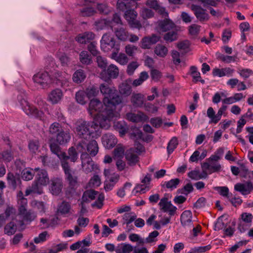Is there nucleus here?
I'll use <instances>...</instances> for the list:
<instances>
[{
	"label": "nucleus",
	"instance_id": "1",
	"mask_svg": "<svg viewBox=\"0 0 253 253\" xmlns=\"http://www.w3.org/2000/svg\"><path fill=\"white\" fill-rule=\"evenodd\" d=\"M112 106H106L98 99H91L89 103L88 111L93 118V121L99 124L102 128L108 129L110 121L114 117Z\"/></svg>",
	"mask_w": 253,
	"mask_h": 253
},
{
	"label": "nucleus",
	"instance_id": "2",
	"mask_svg": "<svg viewBox=\"0 0 253 253\" xmlns=\"http://www.w3.org/2000/svg\"><path fill=\"white\" fill-rule=\"evenodd\" d=\"M117 8L125 11L124 17L129 26L134 28L140 29L142 25L136 20L137 12L134 10L137 7V3L133 0H118Z\"/></svg>",
	"mask_w": 253,
	"mask_h": 253
},
{
	"label": "nucleus",
	"instance_id": "3",
	"mask_svg": "<svg viewBox=\"0 0 253 253\" xmlns=\"http://www.w3.org/2000/svg\"><path fill=\"white\" fill-rule=\"evenodd\" d=\"M99 124L93 121L79 122L77 124L76 131L81 140H89L91 138H97L100 135Z\"/></svg>",
	"mask_w": 253,
	"mask_h": 253
},
{
	"label": "nucleus",
	"instance_id": "4",
	"mask_svg": "<svg viewBox=\"0 0 253 253\" xmlns=\"http://www.w3.org/2000/svg\"><path fill=\"white\" fill-rule=\"evenodd\" d=\"M100 90L104 96L103 102L106 106H115L122 103V98L114 86H110L107 84H103L100 85Z\"/></svg>",
	"mask_w": 253,
	"mask_h": 253
},
{
	"label": "nucleus",
	"instance_id": "5",
	"mask_svg": "<svg viewBox=\"0 0 253 253\" xmlns=\"http://www.w3.org/2000/svg\"><path fill=\"white\" fill-rule=\"evenodd\" d=\"M23 93L17 96V99L20 104L23 111L29 116L34 117L40 120L44 119V113L43 111L39 110L33 105L30 104L24 97Z\"/></svg>",
	"mask_w": 253,
	"mask_h": 253
},
{
	"label": "nucleus",
	"instance_id": "6",
	"mask_svg": "<svg viewBox=\"0 0 253 253\" xmlns=\"http://www.w3.org/2000/svg\"><path fill=\"white\" fill-rule=\"evenodd\" d=\"M77 149L82 154L87 153V151L90 157H94L98 152V146L94 140H81L77 145Z\"/></svg>",
	"mask_w": 253,
	"mask_h": 253
},
{
	"label": "nucleus",
	"instance_id": "7",
	"mask_svg": "<svg viewBox=\"0 0 253 253\" xmlns=\"http://www.w3.org/2000/svg\"><path fill=\"white\" fill-rule=\"evenodd\" d=\"M34 83L42 88L49 87L54 82V79L45 71L39 72L33 77Z\"/></svg>",
	"mask_w": 253,
	"mask_h": 253
},
{
	"label": "nucleus",
	"instance_id": "8",
	"mask_svg": "<svg viewBox=\"0 0 253 253\" xmlns=\"http://www.w3.org/2000/svg\"><path fill=\"white\" fill-rule=\"evenodd\" d=\"M101 48L104 52H108L113 49V51H119L120 45L116 42L113 36L109 34L103 35L100 41Z\"/></svg>",
	"mask_w": 253,
	"mask_h": 253
},
{
	"label": "nucleus",
	"instance_id": "9",
	"mask_svg": "<svg viewBox=\"0 0 253 253\" xmlns=\"http://www.w3.org/2000/svg\"><path fill=\"white\" fill-rule=\"evenodd\" d=\"M81 159L82 160V168L85 173L87 174L98 169V166L95 165L88 153L82 154Z\"/></svg>",
	"mask_w": 253,
	"mask_h": 253
},
{
	"label": "nucleus",
	"instance_id": "10",
	"mask_svg": "<svg viewBox=\"0 0 253 253\" xmlns=\"http://www.w3.org/2000/svg\"><path fill=\"white\" fill-rule=\"evenodd\" d=\"M158 205L161 211L165 212H168L170 216H173L177 210V208L172 205L167 197H163L161 199Z\"/></svg>",
	"mask_w": 253,
	"mask_h": 253
},
{
	"label": "nucleus",
	"instance_id": "11",
	"mask_svg": "<svg viewBox=\"0 0 253 253\" xmlns=\"http://www.w3.org/2000/svg\"><path fill=\"white\" fill-rule=\"evenodd\" d=\"M62 167L65 175V178L68 181L70 187L72 189H75L78 185V177L74 175V172L71 169L70 167L63 164Z\"/></svg>",
	"mask_w": 253,
	"mask_h": 253
},
{
	"label": "nucleus",
	"instance_id": "12",
	"mask_svg": "<svg viewBox=\"0 0 253 253\" xmlns=\"http://www.w3.org/2000/svg\"><path fill=\"white\" fill-rule=\"evenodd\" d=\"M119 75V69L114 64L110 65L107 69L102 70L100 74V77L105 81L111 78L116 79Z\"/></svg>",
	"mask_w": 253,
	"mask_h": 253
},
{
	"label": "nucleus",
	"instance_id": "13",
	"mask_svg": "<svg viewBox=\"0 0 253 253\" xmlns=\"http://www.w3.org/2000/svg\"><path fill=\"white\" fill-rule=\"evenodd\" d=\"M253 219V215L250 213L244 212L241 215V219L238 228L239 230L243 233L245 232L251 225Z\"/></svg>",
	"mask_w": 253,
	"mask_h": 253
},
{
	"label": "nucleus",
	"instance_id": "14",
	"mask_svg": "<svg viewBox=\"0 0 253 253\" xmlns=\"http://www.w3.org/2000/svg\"><path fill=\"white\" fill-rule=\"evenodd\" d=\"M68 155H66L65 152V157H62V160L61 161V167H63V164H65L67 165L68 167H70L68 160H70L71 162L75 163L78 158V153L74 147H71L69 148L68 151Z\"/></svg>",
	"mask_w": 253,
	"mask_h": 253
},
{
	"label": "nucleus",
	"instance_id": "15",
	"mask_svg": "<svg viewBox=\"0 0 253 253\" xmlns=\"http://www.w3.org/2000/svg\"><path fill=\"white\" fill-rule=\"evenodd\" d=\"M35 170L37 171L36 175L35 181L41 186H45L49 183V178L47 171L44 169L36 168Z\"/></svg>",
	"mask_w": 253,
	"mask_h": 253
},
{
	"label": "nucleus",
	"instance_id": "16",
	"mask_svg": "<svg viewBox=\"0 0 253 253\" xmlns=\"http://www.w3.org/2000/svg\"><path fill=\"white\" fill-rule=\"evenodd\" d=\"M234 189L243 195H248L253 190V183L251 181H247L245 183H238L235 185Z\"/></svg>",
	"mask_w": 253,
	"mask_h": 253
},
{
	"label": "nucleus",
	"instance_id": "17",
	"mask_svg": "<svg viewBox=\"0 0 253 253\" xmlns=\"http://www.w3.org/2000/svg\"><path fill=\"white\" fill-rule=\"evenodd\" d=\"M126 118L133 123L144 122L148 120V117L142 112H138L137 114L128 113L126 115Z\"/></svg>",
	"mask_w": 253,
	"mask_h": 253
},
{
	"label": "nucleus",
	"instance_id": "18",
	"mask_svg": "<svg viewBox=\"0 0 253 253\" xmlns=\"http://www.w3.org/2000/svg\"><path fill=\"white\" fill-rule=\"evenodd\" d=\"M94 0H83V4L86 6L80 9V15L82 16H91L96 13L95 8L88 4L89 3L94 2Z\"/></svg>",
	"mask_w": 253,
	"mask_h": 253
},
{
	"label": "nucleus",
	"instance_id": "19",
	"mask_svg": "<svg viewBox=\"0 0 253 253\" xmlns=\"http://www.w3.org/2000/svg\"><path fill=\"white\" fill-rule=\"evenodd\" d=\"M191 8L193 11L197 18L200 21H207L209 19V16L208 14L201 6L192 4L191 6Z\"/></svg>",
	"mask_w": 253,
	"mask_h": 253
},
{
	"label": "nucleus",
	"instance_id": "20",
	"mask_svg": "<svg viewBox=\"0 0 253 253\" xmlns=\"http://www.w3.org/2000/svg\"><path fill=\"white\" fill-rule=\"evenodd\" d=\"M138 154L135 152L134 148H131L127 150L125 153V157L129 166H134L139 161Z\"/></svg>",
	"mask_w": 253,
	"mask_h": 253
},
{
	"label": "nucleus",
	"instance_id": "21",
	"mask_svg": "<svg viewBox=\"0 0 253 253\" xmlns=\"http://www.w3.org/2000/svg\"><path fill=\"white\" fill-rule=\"evenodd\" d=\"M102 143L104 147L107 149L113 148L117 143V139L114 135L107 133L102 137Z\"/></svg>",
	"mask_w": 253,
	"mask_h": 253
},
{
	"label": "nucleus",
	"instance_id": "22",
	"mask_svg": "<svg viewBox=\"0 0 253 253\" xmlns=\"http://www.w3.org/2000/svg\"><path fill=\"white\" fill-rule=\"evenodd\" d=\"M235 72V70L230 67H225L221 69L214 68L212 70V75L214 77H222L227 76L232 77Z\"/></svg>",
	"mask_w": 253,
	"mask_h": 253
},
{
	"label": "nucleus",
	"instance_id": "23",
	"mask_svg": "<svg viewBox=\"0 0 253 253\" xmlns=\"http://www.w3.org/2000/svg\"><path fill=\"white\" fill-rule=\"evenodd\" d=\"M159 41V37L155 35H153L151 37H145L141 41V47L143 49H149L152 45L155 44Z\"/></svg>",
	"mask_w": 253,
	"mask_h": 253
},
{
	"label": "nucleus",
	"instance_id": "24",
	"mask_svg": "<svg viewBox=\"0 0 253 253\" xmlns=\"http://www.w3.org/2000/svg\"><path fill=\"white\" fill-rule=\"evenodd\" d=\"M99 194L98 192L94 190L89 189L85 190L83 194L81 204L90 202L94 200Z\"/></svg>",
	"mask_w": 253,
	"mask_h": 253
},
{
	"label": "nucleus",
	"instance_id": "25",
	"mask_svg": "<svg viewBox=\"0 0 253 253\" xmlns=\"http://www.w3.org/2000/svg\"><path fill=\"white\" fill-rule=\"evenodd\" d=\"M202 168L203 172H209V173L218 171L220 170L221 167L219 163L204 162L202 164Z\"/></svg>",
	"mask_w": 253,
	"mask_h": 253
},
{
	"label": "nucleus",
	"instance_id": "26",
	"mask_svg": "<svg viewBox=\"0 0 253 253\" xmlns=\"http://www.w3.org/2000/svg\"><path fill=\"white\" fill-rule=\"evenodd\" d=\"M192 213L189 210L184 211L180 216V222L184 227H190L193 224Z\"/></svg>",
	"mask_w": 253,
	"mask_h": 253
},
{
	"label": "nucleus",
	"instance_id": "27",
	"mask_svg": "<svg viewBox=\"0 0 253 253\" xmlns=\"http://www.w3.org/2000/svg\"><path fill=\"white\" fill-rule=\"evenodd\" d=\"M120 178V175L116 173H113L109 177L108 180H106L104 183V189L106 191L111 190L115 185L118 182Z\"/></svg>",
	"mask_w": 253,
	"mask_h": 253
},
{
	"label": "nucleus",
	"instance_id": "28",
	"mask_svg": "<svg viewBox=\"0 0 253 253\" xmlns=\"http://www.w3.org/2000/svg\"><path fill=\"white\" fill-rule=\"evenodd\" d=\"M63 97V93L61 89L56 88L52 90L48 94V101L52 104L59 103Z\"/></svg>",
	"mask_w": 253,
	"mask_h": 253
},
{
	"label": "nucleus",
	"instance_id": "29",
	"mask_svg": "<svg viewBox=\"0 0 253 253\" xmlns=\"http://www.w3.org/2000/svg\"><path fill=\"white\" fill-rule=\"evenodd\" d=\"M144 100V95L140 93H133L130 98V102L135 108L142 107Z\"/></svg>",
	"mask_w": 253,
	"mask_h": 253
},
{
	"label": "nucleus",
	"instance_id": "30",
	"mask_svg": "<svg viewBox=\"0 0 253 253\" xmlns=\"http://www.w3.org/2000/svg\"><path fill=\"white\" fill-rule=\"evenodd\" d=\"M55 137L57 143L63 145L70 141L71 135L69 130L64 131L62 129Z\"/></svg>",
	"mask_w": 253,
	"mask_h": 253
},
{
	"label": "nucleus",
	"instance_id": "31",
	"mask_svg": "<svg viewBox=\"0 0 253 253\" xmlns=\"http://www.w3.org/2000/svg\"><path fill=\"white\" fill-rule=\"evenodd\" d=\"M51 192L53 195H58L62 190V180L58 178H54L51 179Z\"/></svg>",
	"mask_w": 253,
	"mask_h": 253
},
{
	"label": "nucleus",
	"instance_id": "32",
	"mask_svg": "<svg viewBox=\"0 0 253 253\" xmlns=\"http://www.w3.org/2000/svg\"><path fill=\"white\" fill-rule=\"evenodd\" d=\"M158 25L160 30L163 32L173 30L175 28V24L169 18H165L164 20L159 21Z\"/></svg>",
	"mask_w": 253,
	"mask_h": 253
},
{
	"label": "nucleus",
	"instance_id": "33",
	"mask_svg": "<svg viewBox=\"0 0 253 253\" xmlns=\"http://www.w3.org/2000/svg\"><path fill=\"white\" fill-rule=\"evenodd\" d=\"M119 51H113L111 54V58L115 60L118 63L122 65H126L128 61V58L127 56L123 53H120L118 54Z\"/></svg>",
	"mask_w": 253,
	"mask_h": 253
},
{
	"label": "nucleus",
	"instance_id": "34",
	"mask_svg": "<svg viewBox=\"0 0 253 253\" xmlns=\"http://www.w3.org/2000/svg\"><path fill=\"white\" fill-rule=\"evenodd\" d=\"M6 180L8 186L14 189H16L17 186V183L20 181L18 176L14 175L12 172H8L7 174Z\"/></svg>",
	"mask_w": 253,
	"mask_h": 253
},
{
	"label": "nucleus",
	"instance_id": "35",
	"mask_svg": "<svg viewBox=\"0 0 253 253\" xmlns=\"http://www.w3.org/2000/svg\"><path fill=\"white\" fill-rule=\"evenodd\" d=\"M86 77V75L84 70L78 69L73 75V81L76 84H80L84 81Z\"/></svg>",
	"mask_w": 253,
	"mask_h": 253
},
{
	"label": "nucleus",
	"instance_id": "36",
	"mask_svg": "<svg viewBox=\"0 0 253 253\" xmlns=\"http://www.w3.org/2000/svg\"><path fill=\"white\" fill-rule=\"evenodd\" d=\"M41 186V185L35 180L31 186H30L26 190L25 196H28L31 193L42 194V190Z\"/></svg>",
	"mask_w": 253,
	"mask_h": 253
},
{
	"label": "nucleus",
	"instance_id": "37",
	"mask_svg": "<svg viewBox=\"0 0 253 253\" xmlns=\"http://www.w3.org/2000/svg\"><path fill=\"white\" fill-rule=\"evenodd\" d=\"M40 144L39 140L33 139L28 142V149L31 153L36 154L40 152Z\"/></svg>",
	"mask_w": 253,
	"mask_h": 253
},
{
	"label": "nucleus",
	"instance_id": "38",
	"mask_svg": "<svg viewBox=\"0 0 253 253\" xmlns=\"http://www.w3.org/2000/svg\"><path fill=\"white\" fill-rule=\"evenodd\" d=\"M49 147L51 152L56 155L61 162L62 157H65V152L61 151L59 145L55 142H52L50 144Z\"/></svg>",
	"mask_w": 253,
	"mask_h": 253
},
{
	"label": "nucleus",
	"instance_id": "39",
	"mask_svg": "<svg viewBox=\"0 0 253 253\" xmlns=\"http://www.w3.org/2000/svg\"><path fill=\"white\" fill-rule=\"evenodd\" d=\"M115 34L117 38L122 41H126L128 39L129 35L128 32L123 27L115 29Z\"/></svg>",
	"mask_w": 253,
	"mask_h": 253
},
{
	"label": "nucleus",
	"instance_id": "40",
	"mask_svg": "<svg viewBox=\"0 0 253 253\" xmlns=\"http://www.w3.org/2000/svg\"><path fill=\"white\" fill-rule=\"evenodd\" d=\"M71 204L67 202L63 201L58 208V212L62 215L71 213Z\"/></svg>",
	"mask_w": 253,
	"mask_h": 253
},
{
	"label": "nucleus",
	"instance_id": "41",
	"mask_svg": "<svg viewBox=\"0 0 253 253\" xmlns=\"http://www.w3.org/2000/svg\"><path fill=\"white\" fill-rule=\"evenodd\" d=\"M179 183V179L174 178L168 181H165L161 185L164 188H166L170 189V190H172L177 188Z\"/></svg>",
	"mask_w": 253,
	"mask_h": 253
},
{
	"label": "nucleus",
	"instance_id": "42",
	"mask_svg": "<svg viewBox=\"0 0 253 253\" xmlns=\"http://www.w3.org/2000/svg\"><path fill=\"white\" fill-rule=\"evenodd\" d=\"M61 125L57 122H54L50 125L49 127V133L52 136L56 137L57 135L62 130Z\"/></svg>",
	"mask_w": 253,
	"mask_h": 253
},
{
	"label": "nucleus",
	"instance_id": "43",
	"mask_svg": "<svg viewBox=\"0 0 253 253\" xmlns=\"http://www.w3.org/2000/svg\"><path fill=\"white\" fill-rule=\"evenodd\" d=\"M149 78V75L146 71H143L139 74V78L133 81L132 84L134 86H137L142 84Z\"/></svg>",
	"mask_w": 253,
	"mask_h": 253
},
{
	"label": "nucleus",
	"instance_id": "44",
	"mask_svg": "<svg viewBox=\"0 0 253 253\" xmlns=\"http://www.w3.org/2000/svg\"><path fill=\"white\" fill-rule=\"evenodd\" d=\"M80 61L83 64H90L92 62L91 55L87 51H82L80 54Z\"/></svg>",
	"mask_w": 253,
	"mask_h": 253
},
{
	"label": "nucleus",
	"instance_id": "45",
	"mask_svg": "<svg viewBox=\"0 0 253 253\" xmlns=\"http://www.w3.org/2000/svg\"><path fill=\"white\" fill-rule=\"evenodd\" d=\"M112 21L107 19H101L95 22V26L98 30H102L111 26Z\"/></svg>",
	"mask_w": 253,
	"mask_h": 253
},
{
	"label": "nucleus",
	"instance_id": "46",
	"mask_svg": "<svg viewBox=\"0 0 253 253\" xmlns=\"http://www.w3.org/2000/svg\"><path fill=\"white\" fill-rule=\"evenodd\" d=\"M119 91L123 95L128 96L132 91L131 86L126 82L123 83L119 86Z\"/></svg>",
	"mask_w": 253,
	"mask_h": 253
},
{
	"label": "nucleus",
	"instance_id": "47",
	"mask_svg": "<svg viewBox=\"0 0 253 253\" xmlns=\"http://www.w3.org/2000/svg\"><path fill=\"white\" fill-rule=\"evenodd\" d=\"M133 247L130 244L124 243L116 250V253H130L133 251Z\"/></svg>",
	"mask_w": 253,
	"mask_h": 253
},
{
	"label": "nucleus",
	"instance_id": "48",
	"mask_svg": "<svg viewBox=\"0 0 253 253\" xmlns=\"http://www.w3.org/2000/svg\"><path fill=\"white\" fill-rule=\"evenodd\" d=\"M168 49L165 46L159 44L157 45L154 49L155 53L162 57H165L168 54Z\"/></svg>",
	"mask_w": 253,
	"mask_h": 253
},
{
	"label": "nucleus",
	"instance_id": "49",
	"mask_svg": "<svg viewBox=\"0 0 253 253\" xmlns=\"http://www.w3.org/2000/svg\"><path fill=\"white\" fill-rule=\"evenodd\" d=\"M178 144L177 138L176 137H172L168 143L167 146V149L168 154H171L177 147Z\"/></svg>",
	"mask_w": 253,
	"mask_h": 253
},
{
	"label": "nucleus",
	"instance_id": "50",
	"mask_svg": "<svg viewBox=\"0 0 253 253\" xmlns=\"http://www.w3.org/2000/svg\"><path fill=\"white\" fill-rule=\"evenodd\" d=\"M97 197V200L92 204H91V207L92 208H96L98 209H100L103 206V202L105 199V196L103 193H99Z\"/></svg>",
	"mask_w": 253,
	"mask_h": 253
},
{
	"label": "nucleus",
	"instance_id": "51",
	"mask_svg": "<svg viewBox=\"0 0 253 253\" xmlns=\"http://www.w3.org/2000/svg\"><path fill=\"white\" fill-rule=\"evenodd\" d=\"M236 57L235 56L225 55L220 53H219L217 56V59L218 60L228 64L235 62L236 61Z\"/></svg>",
	"mask_w": 253,
	"mask_h": 253
},
{
	"label": "nucleus",
	"instance_id": "52",
	"mask_svg": "<svg viewBox=\"0 0 253 253\" xmlns=\"http://www.w3.org/2000/svg\"><path fill=\"white\" fill-rule=\"evenodd\" d=\"M23 216V219L27 221H32L36 217V213L31 210H25L24 213H19Z\"/></svg>",
	"mask_w": 253,
	"mask_h": 253
},
{
	"label": "nucleus",
	"instance_id": "53",
	"mask_svg": "<svg viewBox=\"0 0 253 253\" xmlns=\"http://www.w3.org/2000/svg\"><path fill=\"white\" fill-rule=\"evenodd\" d=\"M34 175L33 169H25L22 172V178L23 180L28 181L33 179Z\"/></svg>",
	"mask_w": 253,
	"mask_h": 253
},
{
	"label": "nucleus",
	"instance_id": "54",
	"mask_svg": "<svg viewBox=\"0 0 253 253\" xmlns=\"http://www.w3.org/2000/svg\"><path fill=\"white\" fill-rule=\"evenodd\" d=\"M17 229L16 224L13 222H10L6 225L4 227V233L8 235H11L15 233Z\"/></svg>",
	"mask_w": 253,
	"mask_h": 253
},
{
	"label": "nucleus",
	"instance_id": "55",
	"mask_svg": "<svg viewBox=\"0 0 253 253\" xmlns=\"http://www.w3.org/2000/svg\"><path fill=\"white\" fill-rule=\"evenodd\" d=\"M207 115V116L211 119L210 123H212L216 124L218 122L217 118V114H215V111L211 107H210L208 109Z\"/></svg>",
	"mask_w": 253,
	"mask_h": 253
},
{
	"label": "nucleus",
	"instance_id": "56",
	"mask_svg": "<svg viewBox=\"0 0 253 253\" xmlns=\"http://www.w3.org/2000/svg\"><path fill=\"white\" fill-rule=\"evenodd\" d=\"M190 74L193 77V81L197 83L201 79V75L199 72L198 71V69L195 66H192L190 67Z\"/></svg>",
	"mask_w": 253,
	"mask_h": 253
},
{
	"label": "nucleus",
	"instance_id": "57",
	"mask_svg": "<svg viewBox=\"0 0 253 253\" xmlns=\"http://www.w3.org/2000/svg\"><path fill=\"white\" fill-rule=\"evenodd\" d=\"M85 94L88 98L95 96L98 92L97 88L94 86H89L84 91Z\"/></svg>",
	"mask_w": 253,
	"mask_h": 253
},
{
	"label": "nucleus",
	"instance_id": "58",
	"mask_svg": "<svg viewBox=\"0 0 253 253\" xmlns=\"http://www.w3.org/2000/svg\"><path fill=\"white\" fill-rule=\"evenodd\" d=\"M101 184V179L100 177L95 174L89 180L88 185L90 187H97Z\"/></svg>",
	"mask_w": 253,
	"mask_h": 253
},
{
	"label": "nucleus",
	"instance_id": "59",
	"mask_svg": "<svg viewBox=\"0 0 253 253\" xmlns=\"http://www.w3.org/2000/svg\"><path fill=\"white\" fill-rule=\"evenodd\" d=\"M151 189L150 185H148L144 183L137 184L134 189V191L136 193H145L147 191H149Z\"/></svg>",
	"mask_w": 253,
	"mask_h": 253
},
{
	"label": "nucleus",
	"instance_id": "60",
	"mask_svg": "<svg viewBox=\"0 0 253 253\" xmlns=\"http://www.w3.org/2000/svg\"><path fill=\"white\" fill-rule=\"evenodd\" d=\"M188 175L191 179L198 180L203 178H206L207 177V173L206 172H203L202 175H200L199 171L192 170L188 173Z\"/></svg>",
	"mask_w": 253,
	"mask_h": 253
},
{
	"label": "nucleus",
	"instance_id": "61",
	"mask_svg": "<svg viewBox=\"0 0 253 253\" xmlns=\"http://www.w3.org/2000/svg\"><path fill=\"white\" fill-rule=\"evenodd\" d=\"M139 65L137 61H132L129 63L127 67V74L129 76L132 75L135 70L138 67Z\"/></svg>",
	"mask_w": 253,
	"mask_h": 253
},
{
	"label": "nucleus",
	"instance_id": "62",
	"mask_svg": "<svg viewBox=\"0 0 253 253\" xmlns=\"http://www.w3.org/2000/svg\"><path fill=\"white\" fill-rule=\"evenodd\" d=\"M171 32L166 33L164 37V39L169 42H171L177 39V32L173 30Z\"/></svg>",
	"mask_w": 253,
	"mask_h": 253
},
{
	"label": "nucleus",
	"instance_id": "63",
	"mask_svg": "<svg viewBox=\"0 0 253 253\" xmlns=\"http://www.w3.org/2000/svg\"><path fill=\"white\" fill-rule=\"evenodd\" d=\"M85 94L84 90H79L76 94V99L77 101L82 104L84 105L86 103L85 100Z\"/></svg>",
	"mask_w": 253,
	"mask_h": 253
},
{
	"label": "nucleus",
	"instance_id": "64",
	"mask_svg": "<svg viewBox=\"0 0 253 253\" xmlns=\"http://www.w3.org/2000/svg\"><path fill=\"white\" fill-rule=\"evenodd\" d=\"M19 207V213H24L27 206V199L26 198H20L18 200Z\"/></svg>",
	"mask_w": 253,
	"mask_h": 253
}]
</instances>
